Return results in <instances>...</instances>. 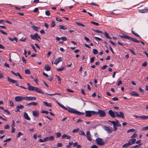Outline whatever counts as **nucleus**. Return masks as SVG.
<instances>
[{
  "instance_id": "obj_1",
  "label": "nucleus",
  "mask_w": 148,
  "mask_h": 148,
  "mask_svg": "<svg viewBox=\"0 0 148 148\" xmlns=\"http://www.w3.org/2000/svg\"><path fill=\"white\" fill-rule=\"evenodd\" d=\"M56 102L58 104L60 107L64 110H68L69 112L75 114L79 116L83 115L84 114V112H79L75 109L71 108L69 107L66 108L63 105L60 103L58 101H57Z\"/></svg>"
},
{
  "instance_id": "obj_2",
  "label": "nucleus",
  "mask_w": 148,
  "mask_h": 148,
  "mask_svg": "<svg viewBox=\"0 0 148 148\" xmlns=\"http://www.w3.org/2000/svg\"><path fill=\"white\" fill-rule=\"evenodd\" d=\"M27 89L29 90L34 91L38 93H42V90L41 89L33 86H30L29 87H28Z\"/></svg>"
},
{
  "instance_id": "obj_3",
  "label": "nucleus",
  "mask_w": 148,
  "mask_h": 148,
  "mask_svg": "<svg viewBox=\"0 0 148 148\" xmlns=\"http://www.w3.org/2000/svg\"><path fill=\"white\" fill-rule=\"evenodd\" d=\"M96 141L97 144L99 145L102 146L105 144V141L101 138H97L96 139Z\"/></svg>"
},
{
  "instance_id": "obj_4",
  "label": "nucleus",
  "mask_w": 148,
  "mask_h": 148,
  "mask_svg": "<svg viewBox=\"0 0 148 148\" xmlns=\"http://www.w3.org/2000/svg\"><path fill=\"white\" fill-rule=\"evenodd\" d=\"M96 112L94 111H85V116L90 117L93 115H95Z\"/></svg>"
},
{
  "instance_id": "obj_5",
  "label": "nucleus",
  "mask_w": 148,
  "mask_h": 148,
  "mask_svg": "<svg viewBox=\"0 0 148 148\" xmlns=\"http://www.w3.org/2000/svg\"><path fill=\"white\" fill-rule=\"evenodd\" d=\"M99 114L100 116L104 117L105 116L106 114L104 111L103 110H98V112H96L95 115Z\"/></svg>"
},
{
  "instance_id": "obj_6",
  "label": "nucleus",
  "mask_w": 148,
  "mask_h": 148,
  "mask_svg": "<svg viewBox=\"0 0 148 148\" xmlns=\"http://www.w3.org/2000/svg\"><path fill=\"white\" fill-rule=\"evenodd\" d=\"M31 39L33 40H37L39 41V39H41L40 36L38 35L37 33L34 34V35L31 34L30 35Z\"/></svg>"
},
{
  "instance_id": "obj_7",
  "label": "nucleus",
  "mask_w": 148,
  "mask_h": 148,
  "mask_svg": "<svg viewBox=\"0 0 148 148\" xmlns=\"http://www.w3.org/2000/svg\"><path fill=\"white\" fill-rule=\"evenodd\" d=\"M116 116L117 117L124 119L125 116L124 113L122 112H115Z\"/></svg>"
},
{
  "instance_id": "obj_8",
  "label": "nucleus",
  "mask_w": 148,
  "mask_h": 148,
  "mask_svg": "<svg viewBox=\"0 0 148 148\" xmlns=\"http://www.w3.org/2000/svg\"><path fill=\"white\" fill-rule=\"evenodd\" d=\"M103 128L106 130L108 133H111L113 131L112 128L109 127L103 126Z\"/></svg>"
},
{
  "instance_id": "obj_9",
  "label": "nucleus",
  "mask_w": 148,
  "mask_h": 148,
  "mask_svg": "<svg viewBox=\"0 0 148 148\" xmlns=\"http://www.w3.org/2000/svg\"><path fill=\"white\" fill-rule=\"evenodd\" d=\"M15 99L16 102H19L25 100V97L18 96L16 97Z\"/></svg>"
},
{
  "instance_id": "obj_10",
  "label": "nucleus",
  "mask_w": 148,
  "mask_h": 148,
  "mask_svg": "<svg viewBox=\"0 0 148 148\" xmlns=\"http://www.w3.org/2000/svg\"><path fill=\"white\" fill-rule=\"evenodd\" d=\"M116 111L113 112L111 110H110L108 111V114L112 118H114L116 117Z\"/></svg>"
},
{
  "instance_id": "obj_11",
  "label": "nucleus",
  "mask_w": 148,
  "mask_h": 148,
  "mask_svg": "<svg viewBox=\"0 0 148 148\" xmlns=\"http://www.w3.org/2000/svg\"><path fill=\"white\" fill-rule=\"evenodd\" d=\"M91 134L90 133V132L89 131H88L86 132V138H87V140L89 141H91Z\"/></svg>"
},
{
  "instance_id": "obj_12",
  "label": "nucleus",
  "mask_w": 148,
  "mask_h": 148,
  "mask_svg": "<svg viewBox=\"0 0 148 148\" xmlns=\"http://www.w3.org/2000/svg\"><path fill=\"white\" fill-rule=\"evenodd\" d=\"M25 100L27 101H34L36 99L35 97H25Z\"/></svg>"
},
{
  "instance_id": "obj_13",
  "label": "nucleus",
  "mask_w": 148,
  "mask_h": 148,
  "mask_svg": "<svg viewBox=\"0 0 148 148\" xmlns=\"http://www.w3.org/2000/svg\"><path fill=\"white\" fill-rule=\"evenodd\" d=\"M120 37L121 38L125 39H127L129 40H130L131 37H130L127 35L123 34L122 35H120Z\"/></svg>"
},
{
  "instance_id": "obj_14",
  "label": "nucleus",
  "mask_w": 148,
  "mask_h": 148,
  "mask_svg": "<svg viewBox=\"0 0 148 148\" xmlns=\"http://www.w3.org/2000/svg\"><path fill=\"white\" fill-rule=\"evenodd\" d=\"M54 138V136H53L47 137L44 138V140L46 142L48 141H52L53 140Z\"/></svg>"
},
{
  "instance_id": "obj_15",
  "label": "nucleus",
  "mask_w": 148,
  "mask_h": 148,
  "mask_svg": "<svg viewBox=\"0 0 148 148\" xmlns=\"http://www.w3.org/2000/svg\"><path fill=\"white\" fill-rule=\"evenodd\" d=\"M136 140V139L135 138L130 139L129 140L128 143L130 145H132L135 143Z\"/></svg>"
},
{
  "instance_id": "obj_16",
  "label": "nucleus",
  "mask_w": 148,
  "mask_h": 148,
  "mask_svg": "<svg viewBox=\"0 0 148 148\" xmlns=\"http://www.w3.org/2000/svg\"><path fill=\"white\" fill-rule=\"evenodd\" d=\"M39 114V112L36 110L33 111L32 112V115L34 117L38 116Z\"/></svg>"
},
{
  "instance_id": "obj_17",
  "label": "nucleus",
  "mask_w": 148,
  "mask_h": 148,
  "mask_svg": "<svg viewBox=\"0 0 148 148\" xmlns=\"http://www.w3.org/2000/svg\"><path fill=\"white\" fill-rule=\"evenodd\" d=\"M108 121L110 122L111 123L113 124V126L116 125V124L118 123H119V122L117 120H116L115 121Z\"/></svg>"
},
{
  "instance_id": "obj_18",
  "label": "nucleus",
  "mask_w": 148,
  "mask_h": 148,
  "mask_svg": "<svg viewBox=\"0 0 148 148\" xmlns=\"http://www.w3.org/2000/svg\"><path fill=\"white\" fill-rule=\"evenodd\" d=\"M23 116L24 118L28 120H30V118L28 116L26 112H25L23 114Z\"/></svg>"
},
{
  "instance_id": "obj_19",
  "label": "nucleus",
  "mask_w": 148,
  "mask_h": 148,
  "mask_svg": "<svg viewBox=\"0 0 148 148\" xmlns=\"http://www.w3.org/2000/svg\"><path fill=\"white\" fill-rule=\"evenodd\" d=\"M62 60V58L61 57H59L55 60V61L54 62V64H58L60 61Z\"/></svg>"
},
{
  "instance_id": "obj_20",
  "label": "nucleus",
  "mask_w": 148,
  "mask_h": 148,
  "mask_svg": "<svg viewBox=\"0 0 148 148\" xmlns=\"http://www.w3.org/2000/svg\"><path fill=\"white\" fill-rule=\"evenodd\" d=\"M62 139L65 138L68 139H70L71 136L70 135H68L66 134H64L62 136Z\"/></svg>"
},
{
  "instance_id": "obj_21",
  "label": "nucleus",
  "mask_w": 148,
  "mask_h": 148,
  "mask_svg": "<svg viewBox=\"0 0 148 148\" xmlns=\"http://www.w3.org/2000/svg\"><path fill=\"white\" fill-rule=\"evenodd\" d=\"M7 79L9 82L13 83H14L17 82V81L16 80L11 79L9 77H7Z\"/></svg>"
},
{
  "instance_id": "obj_22",
  "label": "nucleus",
  "mask_w": 148,
  "mask_h": 148,
  "mask_svg": "<svg viewBox=\"0 0 148 148\" xmlns=\"http://www.w3.org/2000/svg\"><path fill=\"white\" fill-rule=\"evenodd\" d=\"M130 94L133 96L138 97L139 96V95L135 91L131 92Z\"/></svg>"
},
{
  "instance_id": "obj_23",
  "label": "nucleus",
  "mask_w": 148,
  "mask_h": 148,
  "mask_svg": "<svg viewBox=\"0 0 148 148\" xmlns=\"http://www.w3.org/2000/svg\"><path fill=\"white\" fill-rule=\"evenodd\" d=\"M139 12L141 13H145L148 12V9H144L142 10H139Z\"/></svg>"
},
{
  "instance_id": "obj_24",
  "label": "nucleus",
  "mask_w": 148,
  "mask_h": 148,
  "mask_svg": "<svg viewBox=\"0 0 148 148\" xmlns=\"http://www.w3.org/2000/svg\"><path fill=\"white\" fill-rule=\"evenodd\" d=\"M31 27L33 30L37 32H38L39 29V28L38 27L35 25H32Z\"/></svg>"
},
{
  "instance_id": "obj_25",
  "label": "nucleus",
  "mask_w": 148,
  "mask_h": 148,
  "mask_svg": "<svg viewBox=\"0 0 148 148\" xmlns=\"http://www.w3.org/2000/svg\"><path fill=\"white\" fill-rule=\"evenodd\" d=\"M45 70L47 71H49L50 70L51 68L48 65H45L44 67Z\"/></svg>"
},
{
  "instance_id": "obj_26",
  "label": "nucleus",
  "mask_w": 148,
  "mask_h": 148,
  "mask_svg": "<svg viewBox=\"0 0 148 148\" xmlns=\"http://www.w3.org/2000/svg\"><path fill=\"white\" fill-rule=\"evenodd\" d=\"M38 103L36 102H32L27 104V105L28 106H31L32 105H33L34 106H37L38 105Z\"/></svg>"
},
{
  "instance_id": "obj_27",
  "label": "nucleus",
  "mask_w": 148,
  "mask_h": 148,
  "mask_svg": "<svg viewBox=\"0 0 148 148\" xmlns=\"http://www.w3.org/2000/svg\"><path fill=\"white\" fill-rule=\"evenodd\" d=\"M43 103L46 106L49 107H51V103H48L47 102L45 101H43Z\"/></svg>"
},
{
  "instance_id": "obj_28",
  "label": "nucleus",
  "mask_w": 148,
  "mask_h": 148,
  "mask_svg": "<svg viewBox=\"0 0 148 148\" xmlns=\"http://www.w3.org/2000/svg\"><path fill=\"white\" fill-rule=\"evenodd\" d=\"M130 40H132L133 41L136 43H139L140 42V41H139V40L135 38H133L132 37L131 38Z\"/></svg>"
},
{
  "instance_id": "obj_29",
  "label": "nucleus",
  "mask_w": 148,
  "mask_h": 148,
  "mask_svg": "<svg viewBox=\"0 0 148 148\" xmlns=\"http://www.w3.org/2000/svg\"><path fill=\"white\" fill-rule=\"evenodd\" d=\"M8 39L10 41H13L14 40L17 41V38L16 37L12 38L10 37H8Z\"/></svg>"
},
{
  "instance_id": "obj_30",
  "label": "nucleus",
  "mask_w": 148,
  "mask_h": 148,
  "mask_svg": "<svg viewBox=\"0 0 148 148\" xmlns=\"http://www.w3.org/2000/svg\"><path fill=\"white\" fill-rule=\"evenodd\" d=\"M79 134L80 135L84 136H86V134L85 132L82 130H80L79 132Z\"/></svg>"
},
{
  "instance_id": "obj_31",
  "label": "nucleus",
  "mask_w": 148,
  "mask_h": 148,
  "mask_svg": "<svg viewBox=\"0 0 148 148\" xmlns=\"http://www.w3.org/2000/svg\"><path fill=\"white\" fill-rule=\"evenodd\" d=\"M59 27L60 29L66 30L67 29V27L66 26L63 25H60L59 26Z\"/></svg>"
},
{
  "instance_id": "obj_32",
  "label": "nucleus",
  "mask_w": 148,
  "mask_h": 148,
  "mask_svg": "<svg viewBox=\"0 0 148 148\" xmlns=\"http://www.w3.org/2000/svg\"><path fill=\"white\" fill-rule=\"evenodd\" d=\"M140 118H142L143 119H146L148 118V116H146L145 115H143L140 116Z\"/></svg>"
},
{
  "instance_id": "obj_33",
  "label": "nucleus",
  "mask_w": 148,
  "mask_h": 148,
  "mask_svg": "<svg viewBox=\"0 0 148 148\" xmlns=\"http://www.w3.org/2000/svg\"><path fill=\"white\" fill-rule=\"evenodd\" d=\"M104 34L106 38H107L108 39H111V37L109 36L107 32H105Z\"/></svg>"
},
{
  "instance_id": "obj_34",
  "label": "nucleus",
  "mask_w": 148,
  "mask_h": 148,
  "mask_svg": "<svg viewBox=\"0 0 148 148\" xmlns=\"http://www.w3.org/2000/svg\"><path fill=\"white\" fill-rule=\"evenodd\" d=\"M55 135H56V138H58L60 137L61 135V134L60 132H56L55 134Z\"/></svg>"
},
{
  "instance_id": "obj_35",
  "label": "nucleus",
  "mask_w": 148,
  "mask_h": 148,
  "mask_svg": "<svg viewBox=\"0 0 148 148\" xmlns=\"http://www.w3.org/2000/svg\"><path fill=\"white\" fill-rule=\"evenodd\" d=\"M16 107V108H18L19 109H22L24 108V106L21 104H20L17 106Z\"/></svg>"
},
{
  "instance_id": "obj_36",
  "label": "nucleus",
  "mask_w": 148,
  "mask_h": 148,
  "mask_svg": "<svg viewBox=\"0 0 148 148\" xmlns=\"http://www.w3.org/2000/svg\"><path fill=\"white\" fill-rule=\"evenodd\" d=\"M23 134L21 132H19L18 133L16 137L17 138H19L21 136L23 135Z\"/></svg>"
},
{
  "instance_id": "obj_37",
  "label": "nucleus",
  "mask_w": 148,
  "mask_h": 148,
  "mask_svg": "<svg viewBox=\"0 0 148 148\" xmlns=\"http://www.w3.org/2000/svg\"><path fill=\"white\" fill-rule=\"evenodd\" d=\"M25 74L29 75L30 74V72L29 70L28 69H27L25 70Z\"/></svg>"
},
{
  "instance_id": "obj_38",
  "label": "nucleus",
  "mask_w": 148,
  "mask_h": 148,
  "mask_svg": "<svg viewBox=\"0 0 148 148\" xmlns=\"http://www.w3.org/2000/svg\"><path fill=\"white\" fill-rule=\"evenodd\" d=\"M76 23L79 26H82L84 27H85V25H84L83 24L80 23L76 22Z\"/></svg>"
},
{
  "instance_id": "obj_39",
  "label": "nucleus",
  "mask_w": 148,
  "mask_h": 148,
  "mask_svg": "<svg viewBox=\"0 0 148 148\" xmlns=\"http://www.w3.org/2000/svg\"><path fill=\"white\" fill-rule=\"evenodd\" d=\"M132 34H134L135 36H137V37H139V36L138 35V34L135 32L134 31H132Z\"/></svg>"
},
{
  "instance_id": "obj_40",
  "label": "nucleus",
  "mask_w": 148,
  "mask_h": 148,
  "mask_svg": "<svg viewBox=\"0 0 148 148\" xmlns=\"http://www.w3.org/2000/svg\"><path fill=\"white\" fill-rule=\"evenodd\" d=\"M137 134L136 133H134L131 136V138H136L137 137Z\"/></svg>"
},
{
  "instance_id": "obj_41",
  "label": "nucleus",
  "mask_w": 148,
  "mask_h": 148,
  "mask_svg": "<svg viewBox=\"0 0 148 148\" xmlns=\"http://www.w3.org/2000/svg\"><path fill=\"white\" fill-rule=\"evenodd\" d=\"M135 131V129H130L128 130L127 132V133H130L131 132H134Z\"/></svg>"
},
{
  "instance_id": "obj_42",
  "label": "nucleus",
  "mask_w": 148,
  "mask_h": 148,
  "mask_svg": "<svg viewBox=\"0 0 148 148\" xmlns=\"http://www.w3.org/2000/svg\"><path fill=\"white\" fill-rule=\"evenodd\" d=\"M93 52L94 54H96L98 53V51L97 50L95 49H94L93 50Z\"/></svg>"
},
{
  "instance_id": "obj_43",
  "label": "nucleus",
  "mask_w": 148,
  "mask_h": 148,
  "mask_svg": "<svg viewBox=\"0 0 148 148\" xmlns=\"http://www.w3.org/2000/svg\"><path fill=\"white\" fill-rule=\"evenodd\" d=\"M56 25V24L55 23L54 21H52V23L51 25V26L52 27H54Z\"/></svg>"
},
{
  "instance_id": "obj_44",
  "label": "nucleus",
  "mask_w": 148,
  "mask_h": 148,
  "mask_svg": "<svg viewBox=\"0 0 148 148\" xmlns=\"http://www.w3.org/2000/svg\"><path fill=\"white\" fill-rule=\"evenodd\" d=\"M79 130V128L76 129H75L72 131V132L73 133L76 132H78Z\"/></svg>"
},
{
  "instance_id": "obj_45",
  "label": "nucleus",
  "mask_w": 148,
  "mask_h": 148,
  "mask_svg": "<svg viewBox=\"0 0 148 148\" xmlns=\"http://www.w3.org/2000/svg\"><path fill=\"white\" fill-rule=\"evenodd\" d=\"M9 101L10 106H14L13 102L11 100H9Z\"/></svg>"
},
{
  "instance_id": "obj_46",
  "label": "nucleus",
  "mask_w": 148,
  "mask_h": 148,
  "mask_svg": "<svg viewBox=\"0 0 148 148\" xmlns=\"http://www.w3.org/2000/svg\"><path fill=\"white\" fill-rule=\"evenodd\" d=\"M58 81V84L61 83V78L58 76H57Z\"/></svg>"
},
{
  "instance_id": "obj_47",
  "label": "nucleus",
  "mask_w": 148,
  "mask_h": 148,
  "mask_svg": "<svg viewBox=\"0 0 148 148\" xmlns=\"http://www.w3.org/2000/svg\"><path fill=\"white\" fill-rule=\"evenodd\" d=\"M130 145L128 143H126L125 144H124L123 145V147H128Z\"/></svg>"
},
{
  "instance_id": "obj_48",
  "label": "nucleus",
  "mask_w": 148,
  "mask_h": 148,
  "mask_svg": "<svg viewBox=\"0 0 148 148\" xmlns=\"http://www.w3.org/2000/svg\"><path fill=\"white\" fill-rule=\"evenodd\" d=\"M64 67H62L61 68L58 69H57V71H63L64 69Z\"/></svg>"
},
{
  "instance_id": "obj_49",
  "label": "nucleus",
  "mask_w": 148,
  "mask_h": 148,
  "mask_svg": "<svg viewBox=\"0 0 148 148\" xmlns=\"http://www.w3.org/2000/svg\"><path fill=\"white\" fill-rule=\"evenodd\" d=\"M95 58V57H92L90 58V61L91 63H92L94 62V60Z\"/></svg>"
},
{
  "instance_id": "obj_50",
  "label": "nucleus",
  "mask_w": 148,
  "mask_h": 148,
  "mask_svg": "<svg viewBox=\"0 0 148 148\" xmlns=\"http://www.w3.org/2000/svg\"><path fill=\"white\" fill-rule=\"evenodd\" d=\"M142 145V144H140L139 145H136V146H133L134 148H143V147L139 148L140 146Z\"/></svg>"
},
{
  "instance_id": "obj_51",
  "label": "nucleus",
  "mask_w": 148,
  "mask_h": 148,
  "mask_svg": "<svg viewBox=\"0 0 148 148\" xmlns=\"http://www.w3.org/2000/svg\"><path fill=\"white\" fill-rule=\"evenodd\" d=\"M148 130V125L145 127H144L142 128V130L143 131L144 130Z\"/></svg>"
},
{
  "instance_id": "obj_52",
  "label": "nucleus",
  "mask_w": 148,
  "mask_h": 148,
  "mask_svg": "<svg viewBox=\"0 0 148 148\" xmlns=\"http://www.w3.org/2000/svg\"><path fill=\"white\" fill-rule=\"evenodd\" d=\"M45 14L47 16H49L50 15V12L49 10H47L45 12Z\"/></svg>"
},
{
  "instance_id": "obj_53",
  "label": "nucleus",
  "mask_w": 148,
  "mask_h": 148,
  "mask_svg": "<svg viewBox=\"0 0 148 148\" xmlns=\"http://www.w3.org/2000/svg\"><path fill=\"white\" fill-rule=\"evenodd\" d=\"M11 72L12 74H14V75L16 76H18V74L19 73H15L13 71H11Z\"/></svg>"
},
{
  "instance_id": "obj_54",
  "label": "nucleus",
  "mask_w": 148,
  "mask_h": 148,
  "mask_svg": "<svg viewBox=\"0 0 148 148\" xmlns=\"http://www.w3.org/2000/svg\"><path fill=\"white\" fill-rule=\"evenodd\" d=\"M61 39L64 41H66L67 40V38L65 37H61Z\"/></svg>"
},
{
  "instance_id": "obj_55",
  "label": "nucleus",
  "mask_w": 148,
  "mask_h": 148,
  "mask_svg": "<svg viewBox=\"0 0 148 148\" xmlns=\"http://www.w3.org/2000/svg\"><path fill=\"white\" fill-rule=\"evenodd\" d=\"M41 113H42L48 114L49 112L47 111H45L44 110H42L41 111Z\"/></svg>"
},
{
  "instance_id": "obj_56",
  "label": "nucleus",
  "mask_w": 148,
  "mask_h": 148,
  "mask_svg": "<svg viewBox=\"0 0 148 148\" xmlns=\"http://www.w3.org/2000/svg\"><path fill=\"white\" fill-rule=\"evenodd\" d=\"M91 23L94 25H99V24L97 23H96L94 21H91Z\"/></svg>"
},
{
  "instance_id": "obj_57",
  "label": "nucleus",
  "mask_w": 148,
  "mask_h": 148,
  "mask_svg": "<svg viewBox=\"0 0 148 148\" xmlns=\"http://www.w3.org/2000/svg\"><path fill=\"white\" fill-rule=\"evenodd\" d=\"M94 31H95V32H97L98 33H102V32L101 31L99 30H94Z\"/></svg>"
},
{
  "instance_id": "obj_58",
  "label": "nucleus",
  "mask_w": 148,
  "mask_h": 148,
  "mask_svg": "<svg viewBox=\"0 0 148 148\" xmlns=\"http://www.w3.org/2000/svg\"><path fill=\"white\" fill-rule=\"evenodd\" d=\"M94 38L95 39L97 40H99L101 41L102 40L101 39V38H99L97 37H94Z\"/></svg>"
},
{
  "instance_id": "obj_59",
  "label": "nucleus",
  "mask_w": 148,
  "mask_h": 148,
  "mask_svg": "<svg viewBox=\"0 0 148 148\" xmlns=\"http://www.w3.org/2000/svg\"><path fill=\"white\" fill-rule=\"evenodd\" d=\"M133 116L136 118H140V116H139L136 114H134Z\"/></svg>"
},
{
  "instance_id": "obj_60",
  "label": "nucleus",
  "mask_w": 148,
  "mask_h": 148,
  "mask_svg": "<svg viewBox=\"0 0 148 148\" xmlns=\"http://www.w3.org/2000/svg\"><path fill=\"white\" fill-rule=\"evenodd\" d=\"M0 32L3 34H4V35H7V33L6 32H5L4 31H3V30H0Z\"/></svg>"
},
{
  "instance_id": "obj_61",
  "label": "nucleus",
  "mask_w": 148,
  "mask_h": 148,
  "mask_svg": "<svg viewBox=\"0 0 148 148\" xmlns=\"http://www.w3.org/2000/svg\"><path fill=\"white\" fill-rule=\"evenodd\" d=\"M62 146V144L60 143H58V144L57 145V147H61Z\"/></svg>"
},
{
  "instance_id": "obj_62",
  "label": "nucleus",
  "mask_w": 148,
  "mask_h": 148,
  "mask_svg": "<svg viewBox=\"0 0 148 148\" xmlns=\"http://www.w3.org/2000/svg\"><path fill=\"white\" fill-rule=\"evenodd\" d=\"M39 141L40 143H43L44 142H46L45 141L44 138L43 140L41 139H40L39 140Z\"/></svg>"
},
{
  "instance_id": "obj_63",
  "label": "nucleus",
  "mask_w": 148,
  "mask_h": 148,
  "mask_svg": "<svg viewBox=\"0 0 148 148\" xmlns=\"http://www.w3.org/2000/svg\"><path fill=\"white\" fill-rule=\"evenodd\" d=\"M147 62H145L142 64V66H143L145 67L147 66Z\"/></svg>"
},
{
  "instance_id": "obj_64",
  "label": "nucleus",
  "mask_w": 148,
  "mask_h": 148,
  "mask_svg": "<svg viewBox=\"0 0 148 148\" xmlns=\"http://www.w3.org/2000/svg\"><path fill=\"white\" fill-rule=\"evenodd\" d=\"M90 148H98V147L95 145H94L92 146Z\"/></svg>"
}]
</instances>
